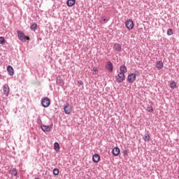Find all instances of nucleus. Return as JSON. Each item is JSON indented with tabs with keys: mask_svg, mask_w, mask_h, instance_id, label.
Masks as SVG:
<instances>
[{
	"mask_svg": "<svg viewBox=\"0 0 179 179\" xmlns=\"http://www.w3.org/2000/svg\"><path fill=\"white\" fill-rule=\"evenodd\" d=\"M17 37L20 41H22V43H26L27 40L29 41H30V37L24 35V33L22 31H17Z\"/></svg>",
	"mask_w": 179,
	"mask_h": 179,
	"instance_id": "nucleus-1",
	"label": "nucleus"
},
{
	"mask_svg": "<svg viewBox=\"0 0 179 179\" xmlns=\"http://www.w3.org/2000/svg\"><path fill=\"white\" fill-rule=\"evenodd\" d=\"M64 111L65 114H66L67 115H69V114H71V113H72V106H71V104H69V103H66L64 105Z\"/></svg>",
	"mask_w": 179,
	"mask_h": 179,
	"instance_id": "nucleus-2",
	"label": "nucleus"
},
{
	"mask_svg": "<svg viewBox=\"0 0 179 179\" xmlns=\"http://www.w3.org/2000/svg\"><path fill=\"white\" fill-rule=\"evenodd\" d=\"M41 104L42 107H44V108H47V107H50L51 101H50V99L48 97H46L41 101Z\"/></svg>",
	"mask_w": 179,
	"mask_h": 179,
	"instance_id": "nucleus-3",
	"label": "nucleus"
},
{
	"mask_svg": "<svg viewBox=\"0 0 179 179\" xmlns=\"http://www.w3.org/2000/svg\"><path fill=\"white\" fill-rule=\"evenodd\" d=\"M125 26L127 30H132L134 29V21L131 19L125 22Z\"/></svg>",
	"mask_w": 179,
	"mask_h": 179,
	"instance_id": "nucleus-4",
	"label": "nucleus"
},
{
	"mask_svg": "<svg viewBox=\"0 0 179 179\" xmlns=\"http://www.w3.org/2000/svg\"><path fill=\"white\" fill-rule=\"evenodd\" d=\"M115 79L117 82V83H122L125 79V75L121 74V73H119L117 76H115Z\"/></svg>",
	"mask_w": 179,
	"mask_h": 179,
	"instance_id": "nucleus-5",
	"label": "nucleus"
},
{
	"mask_svg": "<svg viewBox=\"0 0 179 179\" xmlns=\"http://www.w3.org/2000/svg\"><path fill=\"white\" fill-rule=\"evenodd\" d=\"M52 127H53L52 124H51L49 126H46V125L42 124L41 126V129H42V131L43 132H50V131H51V128H52Z\"/></svg>",
	"mask_w": 179,
	"mask_h": 179,
	"instance_id": "nucleus-6",
	"label": "nucleus"
},
{
	"mask_svg": "<svg viewBox=\"0 0 179 179\" xmlns=\"http://www.w3.org/2000/svg\"><path fill=\"white\" fill-rule=\"evenodd\" d=\"M56 85L58 86H60L61 87H64V85H65V82L64 81V79L61 77H57L56 78Z\"/></svg>",
	"mask_w": 179,
	"mask_h": 179,
	"instance_id": "nucleus-7",
	"label": "nucleus"
},
{
	"mask_svg": "<svg viewBox=\"0 0 179 179\" xmlns=\"http://www.w3.org/2000/svg\"><path fill=\"white\" fill-rule=\"evenodd\" d=\"M127 80H128L129 83H134V82H135V80H136V78L135 77V76H134L133 73H131V74L128 75Z\"/></svg>",
	"mask_w": 179,
	"mask_h": 179,
	"instance_id": "nucleus-8",
	"label": "nucleus"
},
{
	"mask_svg": "<svg viewBox=\"0 0 179 179\" xmlns=\"http://www.w3.org/2000/svg\"><path fill=\"white\" fill-rule=\"evenodd\" d=\"M113 63H111V62H108L106 65V69L111 73L113 71Z\"/></svg>",
	"mask_w": 179,
	"mask_h": 179,
	"instance_id": "nucleus-9",
	"label": "nucleus"
},
{
	"mask_svg": "<svg viewBox=\"0 0 179 179\" xmlns=\"http://www.w3.org/2000/svg\"><path fill=\"white\" fill-rule=\"evenodd\" d=\"M120 75L121 74L125 75V73L128 72V69H127V66L125 65H123L120 67Z\"/></svg>",
	"mask_w": 179,
	"mask_h": 179,
	"instance_id": "nucleus-10",
	"label": "nucleus"
},
{
	"mask_svg": "<svg viewBox=\"0 0 179 179\" xmlns=\"http://www.w3.org/2000/svg\"><path fill=\"white\" fill-rule=\"evenodd\" d=\"M7 71L10 76H13V75H15V71L13 70V67H12V66H7Z\"/></svg>",
	"mask_w": 179,
	"mask_h": 179,
	"instance_id": "nucleus-11",
	"label": "nucleus"
},
{
	"mask_svg": "<svg viewBox=\"0 0 179 179\" xmlns=\"http://www.w3.org/2000/svg\"><path fill=\"white\" fill-rule=\"evenodd\" d=\"M92 162H94V163H99V162H100V155L99 154H94L92 156Z\"/></svg>",
	"mask_w": 179,
	"mask_h": 179,
	"instance_id": "nucleus-12",
	"label": "nucleus"
},
{
	"mask_svg": "<svg viewBox=\"0 0 179 179\" xmlns=\"http://www.w3.org/2000/svg\"><path fill=\"white\" fill-rule=\"evenodd\" d=\"M120 152H121L120 148L118 147H115L113 149L112 154L113 156H118L120 155Z\"/></svg>",
	"mask_w": 179,
	"mask_h": 179,
	"instance_id": "nucleus-13",
	"label": "nucleus"
},
{
	"mask_svg": "<svg viewBox=\"0 0 179 179\" xmlns=\"http://www.w3.org/2000/svg\"><path fill=\"white\" fill-rule=\"evenodd\" d=\"M3 90L4 94H6L8 96L10 92L9 85H8V84L4 85Z\"/></svg>",
	"mask_w": 179,
	"mask_h": 179,
	"instance_id": "nucleus-14",
	"label": "nucleus"
},
{
	"mask_svg": "<svg viewBox=\"0 0 179 179\" xmlns=\"http://www.w3.org/2000/svg\"><path fill=\"white\" fill-rule=\"evenodd\" d=\"M113 48L115 50V51H117V52H121L122 47L120 43H115Z\"/></svg>",
	"mask_w": 179,
	"mask_h": 179,
	"instance_id": "nucleus-15",
	"label": "nucleus"
},
{
	"mask_svg": "<svg viewBox=\"0 0 179 179\" xmlns=\"http://www.w3.org/2000/svg\"><path fill=\"white\" fill-rule=\"evenodd\" d=\"M163 66H164L163 62H162V61L157 62L156 68H157V69H163Z\"/></svg>",
	"mask_w": 179,
	"mask_h": 179,
	"instance_id": "nucleus-16",
	"label": "nucleus"
},
{
	"mask_svg": "<svg viewBox=\"0 0 179 179\" xmlns=\"http://www.w3.org/2000/svg\"><path fill=\"white\" fill-rule=\"evenodd\" d=\"M76 3V0H67L66 5L67 6L71 7Z\"/></svg>",
	"mask_w": 179,
	"mask_h": 179,
	"instance_id": "nucleus-17",
	"label": "nucleus"
},
{
	"mask_svg": "<svg viewBox=\"0 0 179 179\" xmlns=\"http://www.w3.org/2000/svg\"><path fill=\"white\" fill-rule=\"evenodd\" d=\"M9 173L16 177V176H17V170H16L15 168L10 169L9 171Z\"/></svg>",
	"mask_w": 179,
	"mask_h": 179,
	"instance_id": "nucleus-18",
	"label": "nucleus"
},
{
	"mask_svg": "<svg viewBox=\"0 0 179 179\" xmlns=\"http://www.w3.org/2000/svg\"><path fill=\"white\" fill-rule=\"evenodd\" d=\"M54 149L56 152H59V149H61V147L59 146V143L57 142H55L54 143Z\"/></svg>",
	"mask_w": 179,
	"mask_h": 179,
	"instance_id": "nucleus-19",
	"label": "nucleus"
},
{
	"mask_svg": "<svg viewBox=\"0 0 179 179\" xmlns=\"http://www.w3.org/2000/svg\"><path fill=\"white\" fill-rule=\"evenodd\" d=\"M31 30H32V31H36V30L37 29V23L34 22L31 27H30Z\"/></svg>",
	"mask_w": 179,
	"mask_h": 179,
	"instance_id": "nucleus-20",
	"label": "nucleus"
},
{
	"mask_svg": "<svg viewBox=\"0 0 179 179\" xmlns=\"http://www.w3.org/2000/svg\"><path fill=\"white\" fill-rule=\"evenodd\" d=\"M143 139H144L145 142H149V141H150V135L146 134L143 136Z\"/></svg>",
	"mask_w": 179,
	"mask_h": 179,
	"instance_id": "nucleus-21",
	"label": "nucleus"
},
{
	"mask_svg": "<svg viewBox=\"0 0 179 179\" xmlns=\"http://www.w3.org/2000/svg\"><path fill=\"white\" fill-rule=\"evenodd\" d=\"M170 87L171 89H177V83H176V81H172Z\"/></svg>",
	"mask_w": 179,
	"mask_h": 179,
	"instance_id": "nucleus-22",
	"label": "nucleus"
},
{
	"mask_svg": "<svg viewBox=\"0 0 179 179\" xmlns=\"http://www.w3.org/2000/svg\"><path fill=\"white\" fill-rule=\"evenodd\" d=\"M100 22L102 24H106V23H107V22H108V20H107L106 18H104L103 17H100Z\"/></svg>",
	"mask_w": 179,
	"mask_h": 179,
	"instance_id": "nucleus-23",
	"label": "nucleus"
},
{
	"mask_svg": "<svg viewBox=\"0 0 179 179\" xmlns=\"http://www.w3.org/2000/svg\"><path fill=\"white\" fill-rule=\"evenodd\" d=\"M53 174H54V176H58V174H59V169L55 168L53 169Z\"/></svg>",
	"mask_w": 179,
	"mask_h": 179,
	"instance_id": "nucleus-24",
	"label": "nucleus"
},
{
	"mask_svg": "<svg viewBox=\"0 0 179 179\" xmlns=\"http://www.w3.org/2000/svg\"><path fill=\"white\" fill-rule=\"evenodd\" d=\"M6 43L5 38L3 36H0V44L4 45Z\"/></svg>",
	"mask_w": 179,
	"mask_h": 179,
	"instance_id": "nucleus-25",
	"label": "nucleus"
},
{
	"mask_svg": "<svg viewBox=\"0 0 179 179\" xmlns=\"http://www.w3.org/2000/svg\"><path fill=\"white\" fill-rule=\"evenodd\" d=\"M167 35L168 36H173V29H169L168 30H167Z\"/></svg>",
	"mask_w": 179,
	"mask_h": 179,
	"instance_id": "nucleus-26",
	"label": "nucleus"
},
{
	"mask_svg": "<svg viewBox=\"0 0 179 179\" xmlns=\"http://www.w3.org/2000/svg\"><path fill=\"white\" fill-rule=\"evenodd\" d=\"M37 124L38 125H41V124H43V121H41V118L40 117V116L37 118Z\"/></svg>",
	"mask_w": 179,
	"mask_h": 179,
	"instance_id": "nucleus-27",
	"label": "nucleus"
},
{
	"mask_svg": "<svg viewBox=\"0 0 179 179\" xmlns=\"http://www.w3.org/2000/svg\"><path fill=\"white\" fill-rule=\"evenodd\" d=\"M134 74V76H135V78H136V76H139L141 75V73H139V71H135L134 73H132Z\"/></svg>",
	"mask_w": 179,
	"mask_h": 179,
	"instance_id": "nucleus-28",
	"label": "nucleus"
},
{
	"mask_svg": "<svg viewBox=\"0 0 179 179\" xmlns=\"http://www.w3.org/2000/svg\"><path fill=\"white\" fill-rule=\"evenodd\" d=\"M147 110H148V113H152V112L153 111V107H152V106H148V107L147 108Z\"/></svg>",
	"mask_w": 179,
	"mask_h": 179,
	"instance_id": "nucleus-29",
	"label": "nucleus"
},
{
	"mask_svg": "<svg viewBox=\"0 0 179 179\" xmlns=\"http://www.w3.org/2000/svg\"><path fill=\"white\" fill-rule=\"evenodd\" d=\"M78 85H80L81 86L83 85V81H82V80H78Z\"/></svg>",
	"mask_w": 179,
	"mask_h": 179,
	"instance_id": "nucleus-30",
	"label": "nucleus"
},
{
	"mask_svg": "<svg viewBox=\"0 0 179 179\" xmlns=\"http://www.w3.org/2000/svg\"><path fill=\"white\" fill-rule=\"evenodd\" d=\"M92 71H94V72H97V68H96V67H94L93 69H92Z\"/></svg>",
	"mask_w": 179,
	"mask_h": 179,
	"instance_id": "nucleus-31",
	"label": "nucleus"
}]
</instances>
